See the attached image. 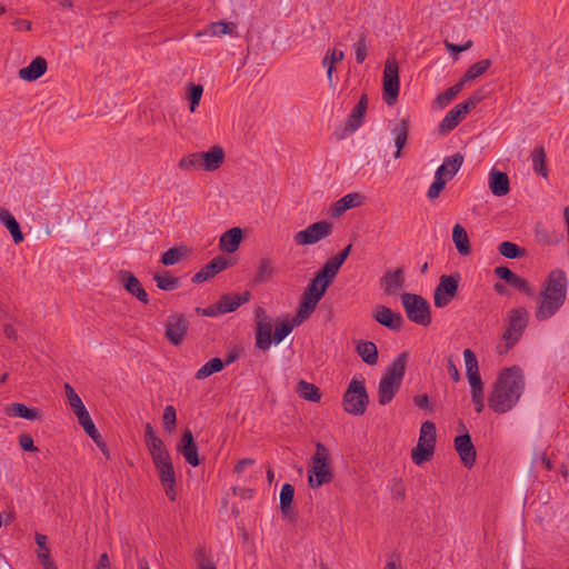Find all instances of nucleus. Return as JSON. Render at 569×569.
I'll list each match as a JSON object with an SVG mask.
<instances>
[{
    "instance_id": "f257e3e1",
    "label": "nucleus",
    "mask_w": 569,
    "mask_h": 569,
    "mask_svg": "<svg viewBox=\"0 0 569 569\" xmlns=\"http://www.w3.org/2000/svg\"><path fill=\"white\" fill-rule=\"evenodd\" d=\"M525 390V375L521 368H505L497 378L488 402L497 413L510 411L519 401Z\"/></svg>"
},
{
    "instance_id": "f03ea898",
    "label": "nucleus",
    "mask_w": 569,
    "mask_h": 569,
    "mask_svg": "<svg viewBox=\"0 0 569 569\" xmlns=\"http://www.w3.org/2000/svg\"><path fill=\"white\" fill-rule=\"evenodd\" d=\"M568 278L562 269L551 270L540 287L535 317L546 321L553 317L567 298Z\"/></svg>"
},
{
    "instance_id": "7ed1b4c3",
    "label": "nucleus",
    "mask_w": 569,
    "mask_h": 569,
    "mask_svg": "<svg viewBox=\"0 0 569 569\" xmlns=\"http://www.w3.org/2000/svg\"><path fill=\"white\" fill-rule=\"evenodd\" d=\"M311 469L308 475V483L312 489L329 483L333 479V472L330 467V453L322 442L316 443V452L311 458Z\"/></svg>"
},
{
    "instance_id": "20e7f679",
    "label": "nucleus",
    "mask_w": 569,
    "mask_h": 569,
    "mask_svg": "<svg viewBox=\"0 0 569 569\" xmlns=\"http://www.w3.org/2000/svg\"><path fill=\"white\" fill-rule=\"evenodd\" d=\"M528 325V312L525 308L511 309L508 317V325L502 335L505 346H498V353H507L522 337Z\"/></svg>"
},
{
    "instance_id": "39448f33",
    "label": "nucleus",
    "mask_w": 569,
    "mask_h": 569,
    "mask_svg": "<svg viewBox=\"0 0 569 569\" xmlns=\"http://www.w3.org/2000/svg\"><path fill=\"white\" fill-rule=\"evenodd\" d=\"M369 403L365 380L353 378L343 393L342 405L346 412L362 416Z\"/></svg>"
},
{
    "instance_id": "423d86ee",
    "label": "nucleus",
    "mask_w": 569,
    "mask_h": 569,
    "mask_svg": "<svg viewBox=\"0 0 569 569\" xmlns=\"http://www.w3.org/2000/svg\"><path fill=\"white\" fill-rule=\"evenodd\" d=\"M401 302L410 321L423 327L431 323L430 305L422 296L406 292L401 295Z\"/></svg>"
},
{
    "instance_id": "0eeeda50",
    "label": "nucleus",
    "mask_w": 569,
    "mask_h": 569,
    "mask_svg": "<svg viewBox=\"0 0 569 569\" xmlns=\"http://www.w3.org/2000/svg\"><path fill=\"white\" fill-rule=\"evenodd\" d=\"M327 289L328 286H325V283L319 282L315 278L310 281L301 296V300L299 302L296 315V322H302L311 316V313L316 310L319 301L325 296Z\"/></svg>"
},
{
    "instance_id": "6e6552de",
    "label": "nucleus",
    "mask_w": 569,
    "mask_h": 569,
    "mask_svg": "<svg viewBox=\"0 0 569 569\" xmlns=\"http://www.w3.org/2000/svg\"><path fill=\"white\" fill-rule=\"evenodd\" d=\"M383 100L393 106L399 97V67L395 58H388L383 70Z\"/></svg>"
},
{
    "instance_id": "1a4fd4ad",
    "label": "nucleus",
    "mask_w": 569,
    "mask_h": 569,
    "mask_svg": "<svg viewBox=\"0 0 569 569\" xmlns=\"http://www.w3.org/2000/svg\"><path fill=\"white\" fill-rule=\"evenodd\" d=\"M333 224L327 220L317 221L309 224L306 229L293 234V241L298 246L315 244L332 233Z\"/></svg>"
},
{
    "instance_id": "9d476101",
    "label": "nucleus",
    "mask_w": 569,
    "mask_h": 569,
    "mask_svg": "<svg viewBox=\"0 0 569 569\" xmlns=\"http://www.w3.org/2000/svg\"><path fill=\"white\" fill-rule=\"evenodd\" d=\"M460 281L459 273L443 274L436 287L433 300L438 308L447 307L458 293Z\"/></svg>"
},
{
    "instance_id": "9b49d317",
    "label": "nucleus",
    "mask_w": 569,
    "mask_h": 569,
    "mask_svg": "<svg viewBox=\"0 0 569 569\" xmlns=\"http://www.w3.org/2000/svg\"><path fill=\"white\" fill-rule=\"evenodd\" d=\"M189 329V321L183 313L174 312L167 317L164 322V338L172 346H180Z\"/></svg>"
},
{
    "instance_id": "f8f14e48",
    "label": "nucleus",
    "mask_w": 569,
    "mask_h": 569,
    "mask_svg": "<svg viewBox=\"0 0 569 569\" xmlns=\"http://www.w3.org/2000/svg\"><path fill=\"white\" fill-rule=\"evenodd\" d=\"M256 318V347L260 350H268L272 343V321L266 310L258 307L254 311Z\"/></svg>"
},
{
    "instance_id": "ddd939ff",
    "label": "nucleus",
    "mask_w": 569,
    "mask_h": 569,
    "mask_svg": "<svg viewBox=\"0 0 569 569\" xmlns=\"http://www.w3.org/2000/svg\"><path fill=\"white\" fill-rule=\"evenodd\" d=\"M460 428L465 430L463 435L457 436L455 438V449L458 452L460 460L462 465L470 469L475 466L476 458H477V451L472 443L471 436L466 430V427L463 423H460Z\"/></svg>"
},
{
    "instance_id": "4468645a",
    "label": "nucleus",
    "mask_w": 569,
    "mask_h": 569,
    "mask_svg": "<svg viewBox=\"0 0 569 569\" xmlns=\"http://www.w3.org/2000/svg\"><path fill=\"white\" fill-rule=\"evenodd\" d=\"M154 467L158 471L160 482L163 487V490L166 492V496L171 500L174 501L177 497V490H176V472L173 469L172 461H163L154 463Z\"/></svg>"
},
{
    "instance_id": "2eb2a0df",
    "label": "nucleus",
    "mask_w": 569,
    "mask_h": 569,
    "mask_svg": "<svg viewBox=\"0 0 569 569\" xmlns=\"http://www.w3.org/2000/svg\"><path fill=\"white\" fill-rule=\"evenodd\" d=\"M177 450L190 466L198 467L200 465L198 446L190 429H184L182 432Z\"/></svg>"
},
{
    "instance_id": "dca6fc26",
    "label": "nucleus",
    "mask_w": 569,
    "mask_h": 569,
    "mask_svg": "<svg viewBox=\"0 0 569 569\" xmlns=\"http://www.w3.org/2000/svg\"><path fill=\"white\" fill-rule=\"evenodd\" d=\"M119 280L126 291L136 297L140 302L149 303V296L142 287L140 280L129 270H121L119 272Z\"/></svg>"
},
{
    "instance_id": "f3484780",
    "label": "nucleus",
    "mask_w": 569,
    "mask_h": 569,
    "mask_svg": "<svg viewBox=\"0 0 569 569\" xmlns=\"http://www.w3.org/2000/svg\"><path fill=\"white\" fill-rule=\"evenodd\" d=\"M373 318L378 323L392 331H399L403 325V318L399 312L382 305L376 307Z\"/></svg>"
},
{
    "instance_id": "a211bd4d",
    "label": "nucleus",
    "mask_w": 569,
    "mask_h": 569,
    "mask_svg": "<svg viewBox=\"0 0 569 569\" xmlns=\"http://www.w3.org/2000/svg\"><path fill=\"white\" fill-rule=\"evenodd\" d=\"M229 267V260L223 256L214 257L210 262L202 267L193 277V283H201L213 278L219 272Z\"/></svg>"
},
{
    "instance_id": "6ab92c4d",
    "label": "nucleus",
    "mask_w": 569,
    "mask_h": 569,
    "mask_svg": "<svg viewBox=\"0 0 569 569\" xmlns=\"http://www.w3.org/2000/svg\"><path fill=\"white\" fill-rule=\"evenodd\" d=\"M368 108V96L367 93H362L358 103L353 107L351 110V113L349 114L345 132L350 134L353 133L358 128L361 127L363 122L365 114L367 112Z\"/></svg>"
},
{
    "instance_id": "aec40b11",
    "label": "nucleus",
    "mask_w": 569,
    "mask_h": 569,
    "mask_svg": "<svg viewBox=\"0 0 569 569\" xmlns=\"http://www.w3.org/2000/svg\"><path fill=\"white\" fill-rule=\"evenodd\" d=\"M467 106H463L461 102L456 104L442 119V121L438 126V132L440 134H446L449 131L453 130L460 121L469 113Z\"/></svg>"
},
{
    "instance_id": "412c9836",
    "label": "nucleus",
    "mask_w": 569,
    "mask_h": 569,
    "mask_svg": "<svg viewBox=\"0 0 569 569\" xmlns=\"http://www.w3.org/2000/svg\"><path fill=\"white\" fill-rule=\"evenodd\" d=\"M495 274L501 279L505 280L509 286L518 289L519 291L531 295L532 290L529 286V282L516 274L513 271H511L508 267L499 266L495 269Z\"/></svg>"
},
{
    "instance_id": "4be33fe9",
    "label": "nucleus",
    "mask_w": 569,
    "mask_h": 569,
    "mask_svg": "<svg viewBox=\"0 0 569 569\" xmlns=\"http://www.w3.org/2000/svg\"><path fill=\"white\" fill-rule=\"evenodd\" d=\"M408 358V352H401L392 363L388 366L382 378L401 386L407 369Z\"/></svg>"
},
{
    "instance_id": "5701e85b",
    "label": "nucleus",
    "mask_w": 569,
    "mask_h": 569,
    "mask_svg": "<svg viewBox=\"0 0 569 569\" xmlns=\"http://www.w3.org/2000/svg\"><path fill=\"white\" fill-rule=\"evenodd\" d=\"M47 60L42 57H37L30 62L28 67L21 68L19 70V77L24 81H36L47 72Z\"/></svg>"
},
{
    "instance_id": "b1692460",
    "label": "nucleus",
    "mask_w": 569,
    "mask_h": 569,
    "mask_svg": "<svg viewBox=\"0 0 569 569\" xmlns=\"http://www.w3.org/2000/svg\"><path fill=\"white\" fill-rule=\"evenodd\" d=\"M224 150L220 146H213L206 152H200L202 169L214 171L219 169L224 160Z\"/></svg>"
},
{
    "instance_id": "393cba45",
    "label": "nucleus",
    "mask_w": 569,
    "mask_h": 569,
    "mask_svg": "<svg viewBox=\"0 0 569 569\" xmlns=\"http://www.w3.org/2000/svg\"><path fill=\"white\" fill-rule=\"evenodd\" d=\"M250 296L249 291L222 295L218 301L221 313L226 315L236 311L240 306L249 301Z\"/></svg>"
},
{
    "instance_id": "a878e982",
    "label": "nucleus",
    "mask_w": 569,
    "mask_h": 569,
    "mask_svg": "<svg viewBox=\"0 0 569 569\" xmlns=\"http://www.w3.org/2000/svg\"><path fill=\"white\" fill-rule=\"evenodd\" d=\"M489 189L493 196L503 197L510 191L509 178L506 172L492 170L489 174Z\"/></svg>"
},
{
    "instance_id": "bb28decb",
    "label": "nucleus",
    "mask_w": 569,
    "mask_h": 569,
    "mask_svg": "<svg viewBox=\"0 0 569 569\" xmlns=\"http://www.w3.org/2000/svg\"><path fill=\"white\" fill-rule=\"evenodd\" d=\"M242 239V230L234 227L222 233L219 241V249L223 252L233 253L238 250Z\"/></svg>"
},
{
    "instance_id": "cd10ccee",
    "label": "nucleus",
    "mask_w": 569,
    "mask_h": 569,
    "mask_svg": "<svg viewBox=\"0 0 569 569\" xmlns=\"http://www.w3.org/2000/svg\"><path fill=\"white\" fill-rule=\"evenodd\" d=\"M6 412L10 417H19L30 421L41 419L42 417L40 409L29 408L24 403L20 402L10 403L7 407Z\"/></svg>"
},
{
    "instance_id": "c85d7f7f",
    "label": "nucleus",
    "mask_w": 569,
    "mask_h": 569,
    "mask_svg": "<svg viewBox=\"0 0 569 569\" xmlns=\"http://www.w3.org/2000/svg\"><path fill=\"white\" fill-rule=\"evenodd\" d=\"M295 497V487L291 483H284L281 487L280 491V511L283 516V518L289 519V521L293 522L296 521V517L291 511V505Z\"/></svg>"
},
{
    "instance_id": "c756f323",
    "label": "nucleus",
    "mask_w": 569,
    "mask_h": 569,
    "mask_svg": "<svg viewBox=\"0 0 569 569\" xmlns=\"http://www.w3.org/2000/svg\"><path fill=\"white\" fill-rule=\"evenodd\" d=\"M0 222L8 229L16 244L23 241L24 237L20 224L9 210L0 209Z\"/></svg>"
},
{
    "instance_id": "7c9ffc66",
    "label": "nucleus",
    "mask_w": 569,
    "mask_h": 569,
    "mask_svg": "<svg viewBox=\"0 0 569 569\" xmlns=\"http://www.w3.org/2000/svg\"><path fill=\"white\" fill-rule=\"evenodd\" d=\"M361 196L358 193H348L343 196L341 199L336 201L330 207L331 217L338 218L343 214L347 210L355 208L360 204Z\"/></svg>"
},
{
    "instance_id": "2f4dec72",
    "label": "nucleus",
    "mask_w": 569,
    "mask_h": 569,
    "mask_svg": "<svg viewBox=\"0 0 569 569\" xmlns=\"http://www.w3.org/2000/svg\"><path fill=\"white\" fill-rule=\"evenodd\" d=\"M381 282L387 295L395 293L398 289L403 287V270L401 268H398L392 272H386L385 276L381 278Z\"/></svg>"
},
{
    "instance_id": "473e14b6",
    "label": "nucleus",
    "mask_w": 569,
    "mask_h": 569,
    "mask_svg": "<svg viewBox=\"0 0 569 569\" xmlns=\"http://www.w3.org/2000/svg\"><path fill=\"white\" fill-rule=\"evenodd\" d=\"M452 241L461 256L471 253L467 230L460 223H456L452 228Z\"/></svg>"
},
{
    "instance_id": "72a5a7b5",
    "label": "nucleus",
    "mask_w": 569,
    "mask_h": 569,
    "mask_svg": "<svg viewBox=\"0 0 569 569\" xmlns=\"http://www.w3.org/2000/svg\"><path fill=\"white\" fill-rule=\"evenodd\" d=\"M400 387L401 386L396 382L381 378L378 387L379 405L386 406L391 402Z\"/></svg>"
},
{
    "instance_id": "f704fd0d",
    "label": "nucleus",
    "mask_w": 569,
    "mask_h": 569,
    "mask_svg": "<svg viewBox=\"0 0 569 569\" xmlns=\"http://www.w3.org/2000/svg\"><path fill=\"white\" fill-rule=\"evenodd\" d=\"M341 267L331 258L328 259L321 269L316 273L315 279L325 286H330Z\"/></svg>"
},
{
    "instance_id": "c9c22d12",
    "label": "nucleus",
    "mask_w": 569,
    "mask_h": 569,
    "mask_svg": "<svg viewBox=\"0 0 569 569\" xmlns=\"http://www.w3.org/2000/svg\"><path fill=\"white\" fill-rule=\"evenodd\" d=\"M436 445L418 441V445L411 450L412 461L420 466L426 461H429L435 452Z\"/></svg>"
},
{
    "instance_id": "e433bc0d",
    "label": "nucleus",
    "mask_w": 569,
    "mask_h": 569,
    "mask_svg": "<svg viewBox=\"0 0 569 569\" xmlns=\"http://www.w3.org/2000/svg\"><path fill=\"white\" fill-rule=\"evenodd\" d=\"M357 353L367 365L373 366L378 362V348L372 341H361L357 345Z\"/></svg>"
},
{
    "instance_id": "4c0bfd02",
    "label": "nucleus",
    "mask_w": 569,
    "mask_h": 569,
    "mask_svg": "<svg viewBox=\"0 0 569 569\" xmlns=\"http://www.w3.org/2000/svg\"><path fill=\"white\" fill-rule=\"evenodd\" d=\"M465 157L462 153L457 152L450 157H446L443 163L440 167H443V178L450 180L456 176L462 166Z\"/></svg>"
},
{
    "instance_id": "58836bf2",
    "label": "nucleus",
    "mask_w": 569,
    "mask_h": 569,
    "mask_svg": "<svg viewBox=\"0 0 569 569\" xmlns=\"http://www.w3.org/2000/svg\"><path fill=\"white\" fill-rule=\"evenodd\" d=\"M491 64L492 62L490 59H482L475 62L461 77L460 81L466 84L476 80L478 77L482 76L491 67Z\"/></svg>"
},
{
    "instance_id": "ea45409f",
    "label": "nucleus",
    "mask_w": 569,
    "mask_h": 569,
    "mask_svg": "<svg viewBox=\"0 0 569 569\" xmlns=\"http://www.w3.org/2000/svg\"><path fill=\"white\" fill-rule=\"evenodd\" d=\"M395 133V144L397 147V151L395 152V158L401 157V150L407 143L408 133H409V121L407 119H402L399 124L393 130Z\"/></svg>"
},
{
    "instance_id": "a19ab883",
    "label": "nucleus",
    "mask_w": 569,
    "mask_h": 569,
    "mask_svg": "<svg viewBox=\"0 0 569 569\" xmlns=\"http://www.w3.org/2000/svg\"><path fill=\"white\" fill-rule=\"evenodd\" d=\"M345 53L341 50L331 49L328 50L322 59V66L327 68V78L330 84H332V74L336 70L335 64L342 61Z\"/></svg>"
},
{
    "instance_id": "79ce46f5",
    "label": "nucleus",
    "mask_w": 569,
    "mask_h": 569,
    "mask_svg": "<svg viewBox=\"0 0 569 569\" xmlns=\"http://www.w3.org/2000/svg\"><path fill=\"white\" fill-rule=\"evenodd\" d=\"M276 269L271 259L262 258L259 262L256 276L253 278L254 283H266L272 279Z\"/></svg>"
},
{
    "instance_id": "37998d69",
    "label": "nucleus",
    "mask_w": 569,
    "mask_h": 569,
    "mask_svg": "<svg viewBox=\"0 0 569 569\" xmlns=\"http://www.w3.org/2000/svg\"><path fill=\"white\" fill-rule=\"evenodd\" d=\"M297 392L302 399L308 401L318 402L321 399L320 389L316 385L305 380L298 382Z\"/></svg>"
},
{
    "instance_id": "c03bdc74",
    "label": "nucleus",
    "mask_w": 569,
    "mask_h": 569,
    "mask_svg": "<svg viewBox=\"0 0 569 569\" xmlns=\"http://www.w3.org/2000/svg\"><path fill=\"white\" fill-rule=\"evenodd\" d=\"M224 368V362L220 358H212L207 361L197 372L196 379L202 380L209 376L220 372Z\"/></svg>"
},
{
    "instance_id": "a18cd8bd",
    "label": "nucleus",
    "mask_w": 569,
    "mask_h": 569,
    "mask_svg": "<svg viewBox=\"0 0 569 569\" xmlns=\"http://www.w3.org/2000/svg\"><path fill=\"white\" fill-rule=\"evenodd\" d=\"M300 322H296V317L290 322L288 319H282L277 322L276 330L272 336V342L280 343Z\"/></svg>"
},
{
    "instance_id": "49530a36",
    "label": "nucleus",
    "mask_w": 569,
    "mask_h": 569,
    "mask_svg": "<svg viewBox=\"0 0 569 569\" xmlns=\"http://www.w3.org/2000/svg\"><path fill=\"white\" fill-rule=\"evenodd\" d=\"M236 23L233 22H226V21H217L211 22L207 26L204 30V34H210L214 37H221L224 34H231L232 31L236 29Z\"/></svg>"
},
{
    "instance_id": "de8ad7c7",
    "label": "nucleus",
    "mask_w": 569,
    "mask_h": 569,
    "mask_svg": "<svg viewBox=\"0 0 569 569\" xmlns=\"http://www.w3.org/2000/svg\"><path fill=\"white\" fill-rule=\"evenodd\" d=\"M532 167L537 174L546 178L548 176L547 164H546V151L542 147L536 148L532 153Z\"/></svg>"
},
{
    "instance_id": "09e8293b",
    "label": "nucleus",
    "mask_w": 569,
    "mask_h": 569,
    "mask_svg": "<svg viewBox=\"0 0 569 569\" xmlns=\"http://www.w3.org/2000/svg\"><path fill=\"white\" fill-rule=\"evenodd\" d=\"M169 272L166 274L154 273L153 280L157 283V287L163 291H172L180 287V279L177 277H169Z\"/></svg>"
},
{
    "instance_id": "8fccbe9b",
    "label": "nucleus",
    "mask_w": 569,
    "mask_h": 569,
    "mask_svg": "<svg viewBox=\"0 0 569 569\" xmlns=\"http://www.w3.org/2000/svg\"><path fill=\"white\" fill-rule=\"evenodd\" d=\"M447 179L443 178V167H439L437 170H436V173H435V181L431 183V186L429 187L428 189V192H427V196L430 198V199H436L439 197L440 192L443 190L446 183H447Z\"/></svg>"
},
{
    "instance_id": "3c124183",
    "label": "nucleus",
    "mask_w": 569,
    "mask_h": 569,
    "mask_svg": "<svg viewBox=\"0 0 569 569\" xmlns=\"http://www.w3.org/2000/svg\"><path fill=\"white\" fill-rule=\"evenodd\" d=\"M186 253L187 249L184 247L170 248L162 253L160 262L164 266H173L178 263Z\"/></svg>"
},
{
    "instance_id": "603ef678",
    "label": "nucleus",
    "mask_w": 569,
    "mask_h": 569,
    "mask_svg": "<svg viewBox=\"0 0 569 569\" xmlns=\"http://www.w3.org/2000/svg\"><path fill=\"white\" fill-rule=\"evenodd\" d=\"M498 251L501 256L509 259H517L525 256V249L510 241H502L498 247Z\"/></svg>"
},
{
    "instance_id": "864d4df0",
    "label": "nucleus",
    "mask_w": 569,
    "mask_h": 569,
    "mask_svg": "<svg viewBox=\"0 0 569 569\" xmlns=\"http://www.w3.org/2000/svg\"><path fill=\"white\" fill-rule=\"evenodd\" d=\"M178 167L186 171L202 169L200 152H193L182 157L178 163Z\"/></svg>"
},
{
    "instance_id": "5fc2aeb1",
    "label": "nucleus",
    "mask_w": 569,
    "mask_h": 569,
    "mask_svg": "<svg viewBox=\"0 0 569 569\" xmlns=\"http://www.w3.org/2000/svg\"><path fill=\"white\" fill-rule=\"evenodd\" d=\"M64 391L68 399V403L72 408L74 415L79 413V411L86 410V407L81 398L69 383H64Z\"/></svg>"
},
{
    "instance_id": "6e6d98bb",
    "label": "nucleus",
    "mask_w": 569,
    "mask_h": 569,
    "mask_svg": "<svg viewBox=\"0 0 569 569\" xmlns=\"http://www.w3.org/2000/svg\"><path fill=\"white\" fill-rule=\"evenodd\" d=\"M437 429L432 421H425L420 428V436L418 441L436 445L437 441Z\"/></svg>"
},
{
    "instance_id": "4d7b16f0",
    "label": "nucleus",
    "mask_w": 569,
    "mask_h": 569,
    "mask_svg": "<svg viewBox=\"0 0 569 569\" xmlns=\"http://www.w3.org/2000/svg\"><path fill=\"white\" fill-rule=\"evenodd\" d=\"M463 83L459 80L456 84L448 88L445 92L438 94L436 101L441 106L445 107L448 103H450L456 96L462 90Z\"/></svg>"
},
{
    "instance_id": "13d9d810",
    "label": "nucleus",
    "mask_w": 569,
    "mask_h": 569,
    "mask_svg": "<svg viewBox=\"0 0 569 569\" xmlns=\"http://www.w3.org/2000/svg\"><path fill=\"white\" fill-rule=\"evenodd\" d=\"M78 418L79 425L83 428L84 432L90 437L94 438L96 432H98V429L96 428L88 410L79 411V413L76 415Z\"/></svg>"
},
{
    "instance_id": "bf43d9fd",
    "label": "nucleus",
    "mask_w": 569,
    "mask_h": 569,
    "mask_svg": "<svg viewBox=\"0 0 569 569\" xmlns=\"http://www.w3.org/2000/svg\"><path fill=\"white\" fill-rule=\"evenodd\" d=\"M203 93V87L201 84L189 83L187 98L190 101V111L194 112L200 103Z\"/></svg>"
},
{
    "instance_id": "052dcab7",
    "label": "nucleus",
    "mask_w": 569,
    "mask_h": 569,
    "mask_svg": "<svg viewBox=\"0 0 569 569\" xmlns=\"http://www.w3.org/2000/svg\"><path fill=\"white\" fill-rule=\"evenodd\" d=\"M177 426V412L173 406H167L163 412V429L172 432Z\"/></svg>"
},
{
    "instance_id": "680f3d73",
    "label": "nucleus",
    "mask_w": 569,
    "mask_h": 569,
    "mask_svg": "<svg viewBox=\"0 0 569 569\" xmlns=\"http://www.w3.org/2000/svg\"><path fill=\"white\" fill-rule=\"evenodd\" d=\"M355 53H356V61L358 63H362L368 54V46H367V36L365 32H362L358 39V41L355 43Z\"/></svg>"
},
{
    "instance_id": "e2e57ef3",
    "label": "nucleus",
    "mask_w": 569,
    "mask_h": 569,
    "mask_svg": "<svg viewBox=\"0 0 569 569\" xmlns=\"http://www.w3.org/2000/svg\"><path fill=\"white\" fill-rule=\"evenodd\" d=\"M463 359L466 363L467 376L470 373H479L478 360L476 353L471 349H466L463 351Z\"/></svg>"
},
{
    "instance_id": "0e129e2a",
    "label": "nucleus",
    "mask_w": 569,
    "mask_h": 569,
    "mask_svg": "<svg viewBox=\"0 0 569 569\" xmlns=\"http://www.w3.org/2000/svg\"><path fill=\"white\" fill-rule=\"evenodd\" d=\"M485 99V94L482 90H476L472 92L467 100L461 102L463 106H467L466 109L470 111L471 109L476 108L478 103H480Z\"/></svg>"
},
{
    "instance_id": "69168bd1",
    "label": "nucleus",
    "mask_w": 569,
    "mask_h": 569,
    "mask_svg": "<svg viewBox=\"0 0 569 569\" xmlns=\"http://www.w3.org/2000/svg\"><path fill=\"white\" fill-rule=\"evenodd\" d=\"M19 445L24 451H38V448L34 446L33 438L29 433H22L19 436Z\"/></svg>"
},
{
    "instance_id": "338daca9",
    "label": "nucleus",
    "mask_w": 569,
    "mask_h": 569,
    "mask_svg": "<svg viewBox=\"0 0 569 569\" xmlns=\"http://www.w3.org/2000/svg\"><path fill=\"white\" fill-rule=\"evenodd\" d=\"M196 313L203 317H217L222 315L218 302L206 308L197 307Z\"/></svg>"
},
{
    "instance_id": "774afa93",
    "label": "nucleus",
    "mask_w": 569,
    "mask_h": 569,
    "mask_svg": "<svg viewBox=\"0 0 569 569\" xmlns=\"http://www.w3.org/2000/svg\"><path fill=\"white\" fill-rule=\"evenodd\" d=\"M38 559L43 566V569H58L56 563L50 558V549L46 548V552H38Z\"/></svg>"
}]
</instances>
